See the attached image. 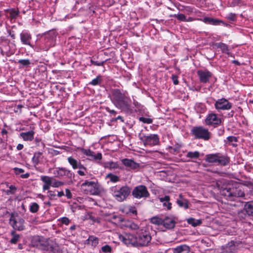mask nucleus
<instances>
[{"mask_svg": "<svg viewBox=\"0 0 253 253\" xmlns=\"http://www.w3.org/2000/svg\"><path fill=\"white\" fill-rule=\"evenodd\" d=\"M63 176H65L67 178L72 180L74 177V174L70 170L64 168Z\"/></svg>", "mask_w": 253, "mask_h": 253, "instance_id": "7c9ffc66", "label": "nucleus"}, {"mask_svg": "<svg viewBox=\"0 0 253 253\" xmlns=\"http://www.w3.org/2000/svg\"><path fill=\"white\" fill-rule=\"evenodd\" d=\"M35 241L38 242L39 244H36V247L38 249L45 251V249L47 248L49 241L47 239H45L42 237L37 236L35 237Z\"/></svg>", "mask_w": 253, "mask_h": 253, "instance_id": "dca6fc26", "label": "nucleus"}, {"mask_svg": "<svg viewBox=\"0 0 253 253\" xmlns=\"http://www.w3.org/2000/svg\"><path fill=\"white\" fill-rule=\"evenodd\" d=\"M159 200L163 203V206L166 207L168 210H169L171 209V203L169 202L170 197L169 196L166 195L164 197L160 198Z\"/></svg>", "mask_w": 253, "mask_h": 253, "instance_id": "b1692460", "label": "nucleus"}, {"mask_svg": "<svg viewBox=\"0 0 253 253\" xmlns=\"http://www.w3.org/2000/svg\"><path fill=\"white\" fill-rule=\"evenodd\" d=\"M51 186L53 187H59L60 186H63L64 184V183L61 181H58L54 178L52 177V180H51Z\"/></svg>", "mask_w": 253, "mask_h": 253, "instance_id": "79ce46f5", "label": "nucleus"}, {"mask_svg": "<svg viewBox=\"0 0 253 253\" xmlns=\"http://www.w3.org/2000/svg\"><path fill=\"white\" fill-rule=\"evenodd\" d=\"M9 223L14 230L22 231L25 229L24 219L18 215L15 216L13 213L11 214Z\"/></svg>", "mask_w": 253, "mask_h": 253, "instance_id": "1a4fd4ad", "label": "nucleus"}, {"mask_svg": "<svg viewBox=\"0 0 253 253\" xmlns=\"http://www.w3.org/2000/svg\"><path fill=\"white\" fill-rule=\"evenodd\" d=\"M232 3L234 5H242L245 4L244 0H233L232 1Z\"/></svg>", "mask_w": 253, "mask_h": 253, "instance_id": "6e6d98bb", "label": "nucleus"}, {"mask_svg": "<svg viewBox=\"0 0 253 253\" xmlns=\"http://www.w3.org/2000/svg\"><path fill=\"white\" fill-rule=\"evenodd\" d=\"M98 243L99 239L97 237L93 235H90L88 237V238L85 241L84 244L95 248L97 246Z\"/></svg>", "mask_w": 253, "mask_h": 253, "instance_id": "412c9836", "label": "nucleus"}, {"mask_svg": "<svg viewBox=\"0 0 253 253\" xmlns=\"http://www.w3.org/2000/svg\"><path fill=\"white\" fill-rule=\"evenodd\" d=\"M187 158L190 159H197L200 156V153L198 151L188 152L186 155Z\"/></svg>", "mask_w": 253, "mask_h": 253, "instance_id": "58836bf2", "label": "nucleus"}, {"mask_svg": "<svg viewBox=\"0 0 253 253\" xmlns=\"http://www.w3.org/2000/svg\"><path fill=\"white\" fill-rule=\"evenodd\" d=\"M119 238L121 241L126 245H131L137 247L136 235L130 233H125L120 235Z\"/></svg>", "mask_w": 253, "mask_h": 253, "instance_id": "9d476101", "label": "nucleus"}, {"mask_svg": "<svg viewBox=\"0 0 253 253\" xmlns=\"http://www.w3.org/2000/svg\"><path fill=\"white\" fill-rule=\"evenodd\" d=\"M139 138L145 145L152 146L157 145L159 143V137L158 135L156 134L146 135L141 132L139 134Z\"/></svg>", "mask_w": 253, "mask_h": 253, "instance_id": "6e6552de", "label": "nucleus"}, {"mask_svg": "<svg viewBox=\"0 0 253 253\" xmlns=\"http://www.w3.org/2000/svg\"><path fill=\"white\" fill-rule=\"evenodd\" d=\"M104 167L105 168H108L109 169H115L118 168L119 167V166L117 163H115L113 162H109L104 163Z\"/></svg>", "mask_w": 253, "mask_h": 253, "instance_id": "f704fd0d", "label": "nucleus"}, {"mask_svg": "<svg viewBox=\"0 0 253 253\" xmlns=\"http://www.w3.org/2000/svg\"><path fill=\"white\" fill-rule=\"evenodd\" d=\"M112 250L111 247L108 245H105L101 248V251L105 253H111Z\"/></svg>", "mask_w": 253, "mask_h": 253, "instance_id": "864d4df0", "label": "nucleus"}, {"mask_svg": "<svg viewBox=\"0 0 253 253\" xmlns=\"http://www.w3.org/2000/svg\"><path fill=\"white\" fill-rule=\"evenodd\" d=\"M19 13V10L17 8H10L7 10V14L10 16H18Z\"/></svg>", "mask_w": 253, "mask_h": 253, "instance_id": "de8ad7c7", "label": "nucleus"}, {"mask_svg": "<svg viewBox=\"0 0 253 253\" xmlns=\"http://www.w3.org/2000/svg\"><path fill=\"white\" fill-rule=\"evenodd\" d=\"M177 19L180 21H192L194 20L193 17H176Z\"/></svg>", "mask_w": 253, "mask_h": 253, "instance_id": "603ef678", "label": "nucleus"}, {"mask_svg": "<svg viewBox=\"0 0 253 253\" xmlns=\"http://www.w3.org/2000/svg\"><path fill=\"white\" fill-rule=\"evenodd\" d=\"M139 121L140 122H143V123L150 124L152 123L153 121L150 118H144V117H140L139 118Z\"/></svg>", "mask_w": 253, "mask_h": 253, "instance_id": "5fc2aeb1", "label": "nucleus"}, {"mask_svg": "<svg viewBox=\"0 0 253 253\" xmlns=\"http://www.w3.org/2000/svg\"><path fill=\"white\" fill-rule=\"evenodd\" d=\"M200 20L203 21L205 23L214 25H219L220 23L224 24V22L223 21L213 19L212 17H204L203 19H200Z\"/></svg>", "mask_w": 253, "mask_h": 253, "instance_id": "aec40b11", "label": "nucleus"}, {"mask_svg": "<svg viewBox=\"0 0 253 253\" xmlns=\"http://www.w3.org/2000/svg\"><path fill=\"white\" fill-rule=\"evenodd\" d=\"M151 222L156 225H162L163 218L155 216L151 218Z\"/></svg>", "mask_w": 253, "mask_h": 253, "instance_id": "c03bdc74", "label": "nucleus"}, {"mask_svg": "<svg viewBox=\"0 0 253 253\" xmlns=\"http://www.w3.org/2000/svg\"><path fill=\"white\" fill-rule=\"evenodd\" d=\"M118 220L122 227L127 228L132 230H137L138 231L139 230L138 225L131 220L126 219L121 217H118Z\"/></svg>", "mask_w": 253, "mask_h": 253, "instance_id": "ddd939ff", "label": "nucleus"}, {"mask_svg": "<svg viewBox=\"0 0 253 253\" xmlns=\"http://www.w3.org/2000/svg\"><path fill=\"white\" fill-rule=\"evenodd\" d=\"M189 251V247L186 245H180L173 249V253H188Z\"/></svg>", "mask_w": 253, "mask_h": 253, "instance_id": "5701e85b", "label": "nucleus"}, {"mask_svg": "<svg viewBox=\"0 0 253 253\" xmlns=\"http://www.w3.org/2000/svg\"><path fill=\"white\" fill-rule=\"evenodd\" d=\"M111 100L118 108L125 111L130 110L131 101L127 91L117 88L112 89Z\"/></svg>", "mask_w": 253, "mask_h": 253, "instance_id": "f257e3e1", "label": "nucleus"}, {"mask_svg": "<svg viewBox=\"0 0 253 253\" xmlns=\"http://www.w3.org/2000/svg\"><path fill=\"white\" fill-rule=\"evenodd\" d=\"M191 133L195 138L205 141H208L211 138V132L202 126H194L191 130Z\"/></svg>", "mask_w": 253, "mask_h": 253, "instance_id": "20e7f679", "label": "nucleus"}, {"mask_svg": "<svg viewBox=\"0 0 253 253\" xmlns=\"http://www.w3.org/2000/svg\"><path fill=\"white\" fill-rule=\"evenodd\" d=\"M137 247L148 246L150 243L152 237L150 232L145 228H142L136 232Z\"/></svg>", "mask_w": 253, "mask_h": 253, "instance_id": "7ed1b4c3", "label": "nucleus"}, {"mask_svg": "<svg viewBox=\"0 0 253 253\" xmlns=\"http://www.w3.org/2000/svg\"><path fill=\"white\" fill-rule=\"evenodd\" d=\"M244 209L249 215L253 216V201L247 202L245 205Z\"/></svg>", "mask_w": 253, "mask_h": 253, "instance_id": "bb28decb", "label": "nucleus"}, {"mask_svg": "<svg viewBox=\"0 0 253 253\" xmlns=\"http://www.w3.org/2000/svg\"><path fill=\"white\" fill-rule=\"evenodd\" d=\"M238 141V138L234 136H229L227 137V140L224 142L229 145H232L233 147H236L237 144L233 142H237Z\"/></svg>", "mask_w": 253, "mask_h": 253, "instance_id": "c756f323", "label": "nucleus"}, {"mask_svg": "<svg viewBox=\"0 0 253 253\" xmlns=\"http://www.w3.org/2000/svg\"><path fill=\"white\" fill-rule=\"evenodd\" d=\"M217 188L220 191V194L226 199L230 201L235 200L236 198L245 196L244 193L241 190L233 187H220V184L216 183Z\"/></svg>", "mask_w": 253, "mask_h": 253, "instance_id": "f03ea898", "label": "nucleus"}, {"mask_svg": "<svg viewBox=\"0 0 253 253\" xmlns=\"http://www.w3.org/2000/svg\"><path fill=\"white\" fill-rule=\"evenodd\" d=\"M171 78L174 84L176 85L178 84V77L176 75H172Z\"/></svg>", "mask_w": 253, "mask_h": 253, "instance_id": "bf43d9fd", "label": "nucleus"}, {"mask_svg": "<svg viewBox=\"0 0 253 253\" xmlns=\"http://www.w3.org/2000/svg\"><path fill=\"white\" fill-rule=\"evenodd\" d=\"M18 63L21 65L20 68L27 67L30 65L31 62L29 59H20L18 61Z\"/></svg>", "mask_w": 253, "mask_h": 253, "instance_id": "a19ab883", "label": "nucleus"}, {"mask_svg": "<svg viewBox=\"0 0 253 253\" xmlns=\"http://www.w3.org/2000/svg\"><path fill=\"white\" fill-rule=\"evenodd\" d=\"M66 196L68 199H71L72 197V194L69 189H65Z\"/></svg>", "mask_w": 253, "mask_h": 253, "instance_id": "052dcab7", "label": "nucleus"}, {"mask_svg": "<svg viewBox=\"0 0 253 253\" xmlns=\"http://www.w3.org/2000/svg\"><path fill=\"white\" fill-rule=\"evenodd\" d=\"M20 37L21 41L23 44L28 45L33 47L32 45L31 44L32 36L29 33L23 31L20 34Z\"/></svg>", "mask_w": 253, "mask_h": 253, "instance_id": "f3484780", "label": "nucleus"}, {"mask_svg": "<svg viewBox=\"0 0 253 253\" xmlns=\"http://www.w3.org/2000/svg\"><path fill=\"white\" fill-rule=\"evenodd\" d=\"M60 221L65 225H68L70 223L69 219L67 217H63L60 218Z\"/></svg>", "mask_w": 253, "mask_h": 253, "instance_id": "4d7b16f0", "label": "nucleus"}, {"mask_svg": "<svg viewBox=\"0 0 253 253\" xmlns=\"http://www.w3.org/2000/svg\"><path fill=\"white\" fill-rule=\"evenodd\" d=\"M179 199H177L176 203L177 205L181 208L187 209L189 208L188 201L187 199H183L181 194L179 195Z\"/></svg>", "mask_w": 253, "mask_h": 253, "instance_id": "393cba45", "label": "nucleus"}, {"mask_svg": "<svg viewBox=\"0 0 253 253\" xmlns=\"http://www.w3.org/2000/svg\"><path fill=\"white\" fill-rule=\"evenodd\" d=\"M132 195L135 199L145 200L150 197V194L146 186L139 185L133 188Z\"/></svg>", "mask_w": 253, "mask_h": 253, "instance_id": "0eeeda50", "label": "nucleus"}, {"mask_svg": "<svg viewBox=\"0 0 253 253\" xmlns=\"http://www.w3.org/2000/svg\"><path fill=\"white\" fill-rule=\"evenodd\" d=\"M222 123L221 119L218 118L215 114H209L205 119V123L208 126H213L216 127Z\"/></svg>", "mask_w": 253, "mask_h": 253, "instance_id": "f8f14e48", "label": "nucleus"}, {"mask_svg": "<svg viewBox=\"0 0 253 253\" xmlns=\"http://www.w3.org/2000/svg\"><path fill=\"white\" fill-rule=\"evenodd\" d=\"M215 45L217 47L219 48L223 52L227 53L228 52V47L227 45L222 42L216 43Z\"/></svg>", "mask_w": 253, "mask_h": 253, "instance_id": "72a5a7b5", "label": "nucleus"}, {"mask_svg": "<svg viewBox=\"0 0 253 253\" xmlns=\"http://www.w3.org/2000/svg\"><path fill=\"white\" fill-rule=\"evenodd\" d=\"M102 159V154L100 153H98L97 154H95L93 152V156H91L90 158L89 159L90 160H100Z\"/></svg>", "mask_w": 253, "mask_h": 253, "instance_id": "3c124183", "label": "nucleus"}, {"mask_svg": "<svg viewBox=\"0 0 253 253\" xmlns=\"http://www.w3.org/2000/svg\"><path fill=\"white\" fill-rule=\"evenodd\" d=\"M11 235L12 238L10 240V243L12 244H16L20 240V236L16 233L15 230H12L11 232Z\"/></svg>", "mask_w": 253, "mask_h": 253, "instance_id": "c85d7f7f", "label": "nucleus"}, {"mask_svg": "<svg viewBox=\"0 0 253 253\" xmlns=\"http://www.w3.org/2000/svg\"><path fill=\"white\" fill-rule=\"evenodd\" d=\"M217 157V165L225 166L229 163L230 158L227 156L218 153Z\"/></svg>", "mask_w": 253, "mask_h": 253, "instance_id": "a211bd4d", "label": "nucleus"}, {"mask_svg": "<svg viewBox=\"0 0 253 253\" xmlns=\"http://www.w3.org/2000/svg\"><path fill=\"white\" fill-rule=\"evenodd\" d=\"M68 163L72 166L73 169H77V166L80 161H77L72 157L68 158Z\"/></svg>", "mask_w": 253, "mask_h": 253, "instance_id": "473e14b6", "label": "nucleus"}, {"mask_svg": "<svg viewBox=\"0 0 253 253\" xmlns=\"http://www.w3.org/2000/svg\"><path fill=\"white\" fill-rule=\"evenodd\" d=\"M50 186H51V185H43L42 186V189L43 190H48Z\"/></svg>", "mask_w": 253, "mask_h": 253, "instance_id": "774afa93", "label": "nucleus"}, {"mask_svg": "<svg viewBox=\"0 0 253 253\" xmlns=\"http://www.w3.org/2000/svg\"><path fill=\"white\" fill-rule=\"evenodd\" d=\"M91 62L93 65H94L95 66H102L104 64V62H98V61H95L92 60H91Z\"/></svg>", "mask_w": 253, "mask_h": 253, "instance_id": "680f3d73", "label": "nucleus"}, {"mask_svg": "<svg viewBox=\"0 0 253 253\" xmlns=\"http://www.w3.org/2000/svg\"><path fill=\"white\" fill-rule=\"evenodd\" d=\"M34 132L32 130L20 133L21 136L26 141H31L34 139Z\"/></svg>", "mask_w": 253, "mask_h": 253, "instance_id": "cd10ccee", "label": "nucleus"}, {"mask_svg": "<svg viewBox=\"0 0 253 253\" xmlns=\"http://www.w3.org/2000/svg\"><path fill=\"white\" fill-rule=\"evenodd\" d=\"M63 167L58 168L55 169L53 172L55 177H60L63 176Z\"/></svg>", "mask_w": 253, "mask_h": 253, "instance_id": "37998d69", "label": "nucleus"}, {"mask_svg": "<svg viewBox=\"0 0 253 253\" xmlns=\"http://www.w3.org/2000/svg\"><path fill=\"white\" fill-rule=\"evenodd\" d=\"M175 219L173 216H165L163 218L162 225L167 229H170L174 227Z\"/></svg>", "mask_w": 253, "mask_h": 253, "instance_id": "4468645a", "label": "nucleus"}, {"mask_svg": "<svg viewBox=\"0 0 253 253\" xmlns=\"http://www.w3.org/2000/svg\"><path fill=\"white\" fill-rule=\"evenodd\" d=\"M57 247L56 244L49 243L47 248L45 249L46 251H49L55 253L56 251V248Z\"/></svg>", "mask_w": 253, "mask_h": 253, "instance_id": "09e8293b", "label": "nucleus"}, {"mask_svg": "<svg viewBox=\"0 0 253 253\" xmlns=\"http://www.w3.org/2000/svg\"><path fill=\"white\" fill-rule=\"evenodd\" d=\"M13 170L16 174H19L24 172V170L21 168H14Z\"/></svg>", "mask_w": 253, "mask_h": 253, "instance_id": "13d9d810", "label": "nucleus"}, {"mask_svg": "<svg viewBox=\"0 0 253 253\" xmlns=\"http://www.w3.org/2000/svg\"><path fill=\"white\" fill-rule=\"evenodd\" d=\"M42 153L40 152H35L32 158V162L35 165H37L39 163L40 159L42 155Z\"/></svg>", "mask_w": 253, "mask_h": 253, "instance_id": "2f4dec72", "label": "nucleus"}, {"mask_svg": "<svg viewBox=\"0 0 253 253\" xmlns=\"http://www.w3.org/2000/svg\"><path fill=\"white\" fill-rule=\"evenodd\" d=\"M187 221L189 224H191L194 227L199 225L202 223L200 220H195L193 218H189Z\"/></svg>", "mask_w": 253, "mask_h": 253, "instance_id": "a18cd8bd", "label": "nucleus"}, {"mask_svg": "<svg viewBox=\"0 0 253 253\" xmlns=\"http://www.w3.org/2000/svg\"><path fill=\"white\" fill-rule=\"evenodd\" d=\"M218 153L214 154H210L205 156V161L209 163H217V159Z\"/></svg>", "mask_w": 253, "mask_h": 253, "instance_id": "a878e982", "label": "nucleus"}, {"mask_svg": "<svg viewBox=\"0 0 253 253\" xmlns=\"http://www.w3.org/2000/svg\"><path fill=\"white\" fill-rule=\"evenodd\" d=\"M223 253H233L237 250V247L233 241L229 242L227 245L222 247Z\"/></svg>", "mask_w": 253, "mask_h": 253, "instance_id": "6ab92c4d", "label": "nucleus"}, {"mask_svg": "<svg viewBox=\"0 0 253 253\" xmlns=\"http://www.w3.org/2000/svg\"><path fill=\"white\" fill-rule=\"evenodd\" d=\"M83 169H81V170H79L78 171H77V173L79 175H81V176H84L85 175V172L83 170Z\"/></svg>", "mask_w": 253, "mask_h": 253, "instance_id": "338daca9", "label": "nucleus"}, {"mask_svg": "<svg viewBox=\"0 0 253 253\" xmlns=\"http://www.w3.org/2000/svg\"><path fill=\"white\" fill-rule=\"evenodd\" d=\"M122 162L125 166L132 169H135L139 167L138 164L131 159H124L122 160Z\"/></svg>", "mask_w": 253, "mask_h": 253, "instance_id": "4be33fe9", "label": "nucleus"}, {"mask_svg": "<svg viewBox=\"0 0 253 253\" xmlns=\"http://www.w3.org/2000/svg\"><path fill=\"white\" fill-rule=\"evenodd\" d=\"M106 110L110 113L111 114L115 116L117 114V112L115 111L114 110L110 109L109 107L106 108Z\"/></svg>", "mask_w": 253, "mask_h": 253, "instance_id": "0e129e2a", "label": "nucleus"}, {"mask_svg": "<svg viewBox=\"0 0 253 253\" xmlns=\"http://www.w3.org/2000/svg\"><path fill=\"white\" fill-rule=\"evenodd\" d=\"M39 209V206L36 203H33L30 206V211L32 213L37 212Z\"/></svg>", "mask_w": 253, "mask_h": 253, "instance_id": "49530a36", "label": "nucleus"}, {"mask_svg": "<svg viewBox=\"0 0 253 253\" xmlns=\"http://www.w3.org/2000/svg\"><path fill=\"white\" fill-rule=\"evenodd\" d=\"M41 180L43 182L44 185H51L52 177L48 176H42L41 178Z\"/></svg>", "mask_w": 253, "mask_h": 253, "instance_id": "4c0bfd02", "label": "nucleus"}, {"mask_svg": "<svg viewBox=\"0 0 253 253\" xmlns=\"http://www.w3.org/2000/svg\"><path fill=\"white\" fill-rule=\"evenodd\" d=\"M106 177L109 178L112 182H117L120 180V178L118 176L111 173L107 174Z\"/></svg>", "mask_w": 253, "mask_h": 253, "instance_id": "e433bc0d", "label": "nucleus"}, {"mask_svg": "<svg viewBox=\"0 0 253 253\" xmlns=\"http://www.w3.org/2000/svg\"><path fill=\"white\" fill-rule=\"evenodd\" d=\"M112 194L116 200L119 202L124 201L130 193V189L126 186L118 188L117 186L111 188Z\"/></svg>", "mask_w": 253, "mask_h": 253, "instance_id": "39448f33", "label": "nucleus"}, {"mask_svg": "<svg viewBox=\"0 0 253 253\" xmlns=\"http://www.w3.org/2000/svg\"><path fill=\"white\" fill-rule=\"evenodd\" d=\"M102 77L100 75L96 77L95 79L92 80L89 83V84H91L92 85H96L100 84L102 82Z\"/></svg>", "mask_w": 253, "mask_h": 253, "instance_id": "ea45409f", "label": "nucleus"}, {"mask_svg": "<svg viewBox=\"0 0 253 253\" xmlns=\"http://www.w3.org/2000/svg\"><path fill=\"white\" fill-rule=\"evenodd\" d=\"M6 185L7 187L8 188V189L6 191V193L7 195L14 194L16 191V187L12 185H9L8 183H6Z\"/></svg>", "mask_w": 253, "mask_h": 253, "instance_id": "c9c22d12", "label": "nucleus"}, {"mask_svg": "<svg viewBox=\"0 0 253 253\" xmlns=\"http://www.w3.org/2000/svg\"><path fill=\"white\" fill-rule=\"evenodd\" d=\"M79 169L80 170H86V168L83 165L81 164V162L80 161V162L79 163L78 165V166H77V169Z\"/></svg>", "mask_w": 253, "mask_h": 253, "instance_id": "69168bd1", "label": "nucleus"}, {"mask_svg": "<svg viewBox=\"0 0 253 253\" xmlns=\"http://www.w3.org/2000/svg\"><path fill=\"white\" fill-rule=\"evenodd\" d=\"M81 189L86 194L97 195L99 192L98 185L94 181H85L81 184Z\"/></svg>", "mask_w": 253, "mask_h": 253, "instance_id": "423d86ee", "label": "nucleus"}, {"mask_svg": "<svg viewBox=\"0 0 253 253\" xmlns=\"http://www.w3.org/2000/svg\"><path fill=\"white\" fill-rule=\"evenodd\" d=\"M232 106V104L227 99L222 98L215 101V108L218 110H229Z\"/></svg>", "mask_w": 253, "mask_h": 253, "instance_id": "9b49d317", "label": "nucleus"}, {"mask_svg": "<svg viewBox=\"0 0 253 253\" xmlns=\"http://www.w3.org/2000/svg\"><path fill=\"white\" fill-rule=\"evenodd\" d=\"M197 75L199 78L200 82L202 83L208 82L212 76L211 73L208 70H198L197 71Z\"/></svg>", "mask_w": 253, "mask_h": 253, "instance_id": "2eb2a0df", "label": "nucleus"}, {"mask_svg": "<svg viewBox=\"0 0 253 253\" xmlns=\"http://www.w3.org/2000/svg\"><path fill=\"white\" fill-rule=\"evenodd\" d=\"M81 151L83 154L89 157L90 158L91 157V156H93L94 152L93 151L90 150V149H85L84 148H81Z\"/></svg>", "mask_w": 253, "mask_h": 253, "instance_id": "8fccbe9b", "label": "nucleus"}, {"mask_svg": "<svg viewBox=\"0 0 253 253\" xmlns=\"http://www.w3.org/2000/svg\"><path fill=\"white\" fill-rule=\"evenodd\" d=\"M128 212L133 214H136L137 211L134 207H131L128 209Z\"/></svg>", "mask_w": 253, "mask_h": 253, "instance_id": "e2e57ef3", "label": "nucleus"}]
</instances>
